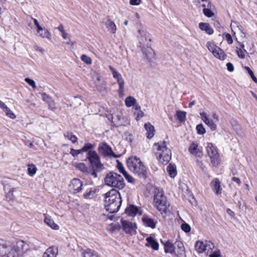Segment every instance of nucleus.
Here are the masks:
<instances>
[{
	"label": "nucleus",
	"mask_w": 257,
	"mask_h": 257,
	"mask_svg": "<svg viewBox=\"0 0 257 257\" xmlns=\"http://www.w3.org/2000/svg\"><path fill=\"white\" fill-rule=\"evenodd\" d=\"M28 247V245L23 240L18 241L15 244L11 245L0 239V256L22 257Z\"/></svg>",
	"instance_id": "1"
},
{
	"label": "nucleus",
	"mask_w": 257,
	"mask_h": 257,
	"mask_svg": "<svg viewBox=\"0 0 257 257\" xmlns=\"http://www.w3.org/2000/svg\"><path fill=\"white\" fill-rule=\"evenodd\" d=\"M104 207L110 213L117 212L120 207L121 199L118 191L112 189L105 194Z\"/></svg>",
	"instance_id": "2"
},
{
	"label": "nucleus",
	"mask_w": 257,
	"mask_h": 257,
	"mask_svg": "<svg viewBox=\"0 0 257 257\" xmlns=\"http://www.w3.org/2000/svg\"><path fill=\"white\" fill-rule=\"evenodd\" d=\"M153 150L157 158L163 164H167L171 158V151L165 141L155 143Z\"/></svg>",
	"instance_id": "3"
},
{
	"label": "nucleus",
	"mask_w": 257,
	"mask_h": 257,
	"mask_svg": "<svg viewBox=\"0 0 257 257\" xmlns=\"http://www.w3.org/2000/svg\"><path fill=\"white\" fill-rule=\"evenodd\" d=\"M128 168L134 174L140 177H145L147 175L146 167L140 158L136 156L129 157L126 160Z\"/></svg>",
	"instance_id": "4"
},
{
	"label": "nucleus",
	"mask_w": 257,
	"mask_h": 257,
	"mask_svg": "<svg viewBox=\"0 0 257 257\" xmlns=\"http://www.w3.org/2000/svg\"><path fill=\"white\" fill-rule=\"evenodd\" d=\"M104 182L106 185L118 189H122L125 186L123 177L120 175L112 172H109L106 175Z\"/></svg>",
	"instance_id": "5"
},
{
	"label": "nucleus",
	"mask_w": 257,
	"mask_h": 257,
	"mask_svg": "<svg viewBox=\"0 0 257 257\" xmlns=\"http://www.w3.org/2000/svg\"><path fill=\"white\" fill-rule=\"evenodd\" d=\"M154 203L155 206L161 213L167 212L169 207V204L162 190H157L155 191Z\"/></svg>",
	"instance_id": "6"
},
{
	"label": "nucleus",
	"mask_w": 257,
	"mask_h": 257,
	"mask_svg": "<svg viewBox=\"0 0 257 257\" xmlns=\"http://www.w3.org/2000/svg\"><path fill=\"white\" fill-rule=\"evenodd\" d=\"M86 159L89 161L91 168H95V170L103 169V165L101 163L100 157L95 151L92 149L87 151Z\"/></svg>",
	"instance_id": "7"
},
{
	"label": "nucleus",
	"mask_w": 257,
	"mask_h": 257,
	"mask_svg": "<svg viewBox=\"0 0 257 257\" xmlns=\"http://www.w3.org/2000/svg\"><path fill=\"white\" fill-rule=\"evenodd\" d=\"M206 151L213 166L214 167L218 166L220 162V158L216 147L212 143H208Z\"/></svg>",
	"instance_id": "8"
},
{
	"label": "nucleus",
	"mask_w": 257,
	"mask_h": 257,
	"mask_svg": "<svg viewBox=\"0 0 257 257\" xmlns=\"http://www.w3.org/2000/svg\"><path fill=\"white\" fill-rule=\"evenodd\" d=\"M98 151L100 154L104 157L117 158L119 156V155H115L111 147L105 142L99 144Z\"/></svg>",
	"instance_id": "9"
},
{
	"label": "nucleus",
	"mask_w": 257,
	"mask_h": 257,
	"mask_svg": "<svg viewBox=\"0 0 257 257\" xmlns=\"http://www.w3.org/2000/svg\"><path fill=\"white\" fill-rule=\"evenodd\" d=\"M197 7L199 9L202 8L203 13L208 18H211L214 15L212 11L214 9V6L212 4L210 0L204 1L203 3H201Z\"/></svg>",
	"instance_id": "10"
},
{
	"label": "nucleus",
	"mask_w": 257,
	"mask_h": 257,
	"mask_svg": "<svg viewBox=\"0 0 257 257\" xmlns=\"http://www.w3.org/2000/svg\"><path fill=\"white\" fill-rule=\"evenodd\" d=\"M121 222L123 230L125 232V233L130 234L136 233V229L137 227L135 223L123 220H121Z\"/></svg>",
	"instance_id": "11"
},
{
	"label": "nucleus",
	"mask_w": 257,
	"mask_h": 257,
	"mask_svg": "<svg viewBox=\"0 0 257 257\" xmlns=\"http://www.w3.org/2000/svg\"><path fill=\"white\" fill-rule=\"evenodd\" d=\"M94 148V146L90 143H87L79 150H75L73 148L70 149V154L73 157H76L78 155L80 154L82 152H87L90 149H92Z\"/></svg>",
	"instance_id": "12"
},
{
	"label": "nucleus",
	"mask_w": 257,
	"mask_h": 257,
	"mask_svg": "<svg viewBox=\"0 0 257 257\" xmlns=\"http://www.w3.org/2000/svg\"><path fill=\"white\" fill-rule=\"evenodd\" d=\"M200 115L201 116V118H202V120L206 124L212 131H214L216 129L217 126L216 124L214 123V122L209 119L207 116V114L204 112H202L200 113Z\"/></svg>",
	"instance_id": "13"
},
{
	"label": "nucleus",
	"mask_w": 257,
	"mask_h": 257,
	"mask_svg": "<svg viewBox=\"0 0 257 257\" xmlns=\"http://www.w3.org/2000/svg\"><path fill=\"white\" fill-rule=\"evenodd\" d=\"M125 212L128 215L133 217L136 216L138 214H141L138 207L134 205H130L128 206L126 208Z\"/></svg>",
	"instance_id": "14"
},
{
	"label": "nucleus",
	"mask_w": 257,
	"mask_h": 257,
	"mask_svg": "<svg viewBox=\"0 0 257 257\" xmlns=\"http://www.w3.org/2000/svg\"><path fill=\"white\" fill-rule=\"evenodd\" d=\"M189 151L193 155L201 157L203 155L202 152L198 148V144L192 143L189 147Z\"/></svg>",
	"instance_id": "15"
},
{
	"label": "nucleus",
	"mask_w": 257,
	"mask_h": 257,
	"mask_svg": "<svg viewBox=\"0 0 257 257\" xmlns=\"http://www.w3.org/2000/svg\"><path fill=\"white\" fill-rule=\"evenodd\" d=\"M82 186V183L79 179L74 178L71 181L70 187L77 192L81 191Z\"/></svg>",
	"instance_id": "16"
},
{
	"label": "nucleus",
	"mask_w": 257,
	"mask_h": 257,
	"mask_svg": "<svg viewBox=\"0 0 257 257\" xmlns=\"http://www.w3.org/2000/svg\"><path fill=\"white\" fill-rule=\"evenodd\" d=\"M57 254V247L54 246H52L46 249L43 254V257H56Z\"/></svg>",
	"instance_id": "17"
},
{
	"label": "nucleus",
	"mask_w": 257,
	"mask_h": 257,
	"mask_svg": "<svg viewBox=\"0 0 257 257\" xmlns=\"http://www.w3.org/2000/svg\"><path fill=\"white\" fill-rule=\"evenodd\" d=\"M138 33L140 35V42L144 43L145 41H151V35L145 30H139Z\"/></svg>",
	"instance_id": "18"
},
{
	"label": "nucleus",
	"mask_w": 257,
	"mask_h": 257,
	"mask_svg": "<svg viewBox=\"0 0 257 257\" xmlns=\"http://www.w3.org/2000/svg\"><path fill=\"white\" fill-rule=\"evenodd\" d=\"M41 96L43 100L45 101L48 104L49 107L52 110L55 109V102L49 95L45 93H42Z\"/></svg>",
	"instance_id": "19"
},
{
	"label": "nucleus",
	"mask_w": 257,
	"mask_h": 257,
	"mask_svg": "<svg viewBox=\"0 0 257 257\" xmlns=\"http://www.w3.org/2000/svg\"><path fill=\"white\" fill-rule=\"evenodd\" d=\"M199 27L202 31H205L209 35H211L213 33V30L208 23H200L199 24Z\"/></svg>",
	"instance_id": "20"
},
{
	"label": "nucleus",
	"mask_w": 257,
	"mask_h": 257,
	"mask_svg": "<svg viewBox=\"0 0 257 257\" xmlns=\"http://www.w3.org/2000/svg\"><path fill=\"white\" fill-rule=\"evenodd\" d=\"M211 186L216 194L218 195L221 193L220 181L218 179L215 178L212 180L211 183Z\"/></svg>",
	"instance_id": "21"
},
{
	"label": "nucleus",
	"mask_w": 257,
	"mask_h": 257,
	"mask_svg": "<svg viewBox=\"0 0 257 257\" xmlns=\"http://www.w3.org/2000/svg\"><path fill=\"white\" fill-rule=\"evenodd\" d=\"M83 257H100V255L94 250L87 249L82 252Z\"/></svg>",
	"instance_id": "22"
},
{
	"label": "nucleus",
	"mask_w": 257,
	"mask_h": 257,
	"mask_svg": "<svg viewBox=\"0 0 257 257\" xmlns=\"http://www.w3.org/2000/svg\"><path fill=\"white\" fill-rule=\"evenodd\" d=\"M164 250L166 253L173 254L175 252V247L172 242L168 240L164 243Z\"/></svg>",
	"instance_id": "23"
},
{
	"label": "nucleus",
	"mask_w": 257,
	"mask_h": 257,
	"mask_svg": "<svg viewBox=\"0 0 257 257\" xmlns=\"http://www.w3.org/2000/svg\"><path fill=\"white\" fill-rule=\"evenodd\" d=\"M145 128L147 131V137L149 139L152 138L154 136V127L149 122L145 124Z\"/></svg>",
	"instance_id": "24"
},
{
	"label": "nucleus",
	"mask_w": 257,
	"mask_h": 257,
	"mask_svg": "<svg viewBox=\"0 0 257 257\" xmlns=\"http://www.w3.org/2000/svg\"><path fill=\"white\" fill-rule=\"evenodd\" d=\"M212 54L215 57L221 60H224L226 57L224 52L219 47L215 49V51H214Z\"/></svg>",
	"instance_id": "25"
},
{
	"label": "nucleus",
	"mask_w": 257,
	"mask_h": 257,
	"mask_svg": "<svg viewBox=\"0 0 257 257\" xmlns=\"http://www.w3.org/2000/svg\"><path fill=\"white\" fill-rule=\"evenodd\" d=\"M142 220L146 226L150 227L152 228H155L157 222L154 221V219L146 216L144 217Z\"/></svg>",
	"instance_id": "26"
},
{
	"label": "nucleus",
	"mask_w": 257,
	"mask_h": 257,
	"mask_svg": "<svg viewBox=\"0 0 257 257\" xmlns=\"http://www.w3.org/2000/svg\"><path fill=\"white\" fill-rule=\"evenodd\" d=\"M75 168L86 175H88L90 172V169L83 163L77 164Z\"/></svg>",
	"instance_id": "27"
},
{
	"label": "nucleus",
	"mask_w": 257,
	"mask_h": 257,
	"mask_svg": "<svg viewBox=\"0 0 257 257\" xmlns=\"http://www.w3.org/2000/svg\"><path fill=\"white\" fill-rule=\"evenodd\" d=\"M44 222L53 229L58 230L59 229V226L50 217H45Z\"/></svg>",
	"instance_id": "28"
},
{
	"label": "nucleus",
	"mask_w": 257,
	"mask_h": 257,
	"mask_svg": "<svg viewBox=\"0 0 257 257\" xmlns=\"http://www.w3.org/2000/svg\"><path fill=\"white\" fill-rule=\"evenodd\" d=\"M105 26L110 33L114 34L116 30V27L114 23L110 20H107L105 23Z\"/></svg>",
	"instance_id": "29"
},
{
	"label": "nucleus",
	"mask_w": 257,
	"mask_h": 257,
	"mask_svg": "<svg viewBox=\"0 0 257 257\" xmlns=\"http://www.w3.org/2000/svg\"><path fill=\"white\" fill-rule=\"evenodd\" d=\"M195 249L199 253H202L206 250L205 242L197 241L195 243Z\"/></svg>",
	"instance_id": "30"
},
{
	"label": "nucleus",
	"mask_w": 257,
	"mask_h": 257,
	"mask_svg": "<svg viewBox=\"0 0 257 257\" xmlns=\"http://www.w3.org/2000/svg\"><path fill=\"white\" fill-rule=\"evenodd\" d=\"M167 171L171 177L174 178L177 175L176 166L172 164H169L167 166Z\"/></svg>",
	"instance_id": "31"
},
{
	"label": "nucleus",
	"mask_w": 257,
	"mask_h": 257,
	"mask_svg": "<svg viewBox=\"0 0 257 257\" xmlns=\"http://www.w3.org/2000/svg\"><path fill=\"white\" fill-rule=\"evenodd\" d=\"M108 68L111 71L113 77L117 80V83L123 80L121 75L117 72L114 68L111 66H109Z\"/></svg>",
	"instance_id": "32"
},
{
	"label": "nucleus",
	"mask_w": 257,
	"mask_h": 257,
	"mask_svg": "<svg viewBox=\"0 0 257 257\" xmlns=\"http://www.w3.org/2000/svg\"><path fill=\"white\" fill-rule=\"evenodd\" d=\"M136 101L137 100L134 97L130 96L125 98V104L127 107H130L133 105H135L136 104Z\"/></svg>",
	"instance_id": "33"
},
{
	"label": "nucleus",
	"mask_w": 257,
	"mask_h": 257,
	"mask_svg": "<svg viewBox=\"0 0 257 257\" xmlns=\"http://www.w3.org/2000/svg\"><path fill=\"white\" fill-rule=\"evenodd\" d=\"M146 240L148 243L151 244V247L156 250H157L159 249V244L158 243L154 240L153 237H149L146 238Z\"/></svg>",
	"instance_id": "34"
},
{
	"label": "nucleus",
	"mask_w": 257,
	"mask_h": 257,
	"mask_svg": "<svg viewBox=\"0 0 257 257\" xmlns=\"http://www.w3.org/2000/svg\"><path fill=\"white\" fill-rule=\"evenodd\" d=\"M65 138L70 140L72 143H75L77 141V138L72 133L66 132L64 134Z\"/></svg>",
	"instance_id": "35"
},
{
	"label": "nucleus",
	"mask_w": 257,
	"mask_h": 257,
	"mask_svg": "<svg viewBox=\"0 0 257 257\" xmlns=\"http://www.w3.org/2000/svg\"><path fill=\"white\" fill-rule=\"evenodd\" d=\"M179 250L177 251V256H181L185 253V248L183 243L181 241L176 242Z\"/></svg>",
	"instance_id": "36"
},
{
	"label": "nucleus",
	"mask_w": 257,
	"mask_h": 257,
	"mask_svg": "<svg viewBox=\"0 0 257 257\" xmlns=\"http://www.w3.org/2000/svg\"><path fill=\"white\" fill-rule=\"evenodd\" d=\"M186 113L185 111L178 110L176 112V116L177 119L180 122H183L185 120Z\"/></svg>",
	"instance_id": "37"
},
{
	"label": "nucleus",
	"mask_w": 257,
	"mask_h": 257,
	"mask_svg": "<svg viewBox=\"0 0 257 257\" xmlns=\"http://www.w3.org/2000/svg\"><path fill=\"white\" fill-rule=\"evenodd\" d=\"M40 36L43 38H47L49 40L51 39V35L49 31L47 29H44L43 32L40 31L39 33Z\"/></svg>",
	"instance_id": "38"
},
{
	"label": "nucleus",
	"mask_w": 257,
	"mask_h": 257,
	"mask_svg": "<svg viewBox=\"0 0 257 257\" xmlns=\"http://www.w3.org/2000/svg\"><path fill=\"white\" fill-rule=\"evenodd\" d=\"M3 110L6 112V115L11 118H15L16 117V115L13 112V111L7 107V106H5V107L3 109Z\"/></svg>",
	"instance_id": "39"
},
{
	"label": "nucleus",
	"mask_w": 257,
	"mask_h": 257,
	"mask_svg": "<svg viewBox=\"0 0 257 257\" xmlns=\"http://www.w3.org/2000/svg\"><path fill=\"white\" fill-rule=\"evenodd\" d=\"M37 168L34 165H29L28 166V171L29 174L33 176L36 172Z\"/></svg>",
	"instance_id": "40"
},
{
	"label": "nucleus",
	"mask_w": 257,
	"mask_h": 257,
	"mask_svg": "<svg viewBox=\"0 0 257 257\" xmlns=\"http://www.w3.org/2000/svg\"><path fill=\"white\" fill-rule=\"evenodd\" d=\"M206 47H207L209 51L211 52L212 53H213L214 51H215V49H216V48H218V47L216 46L214 44L210 42L207 43Z\"/></svg>",
	"instance_id": "41"
},
{
	"label": "nucleus",
	"mask_w": 257,
	"mask_h": 257,
	"mask_svg": "<svg viewBox=\"0 0 257 257\" xmlns=\"http://www.w3.org/2000/svg\"><path fill=\"white\" fill-rule=\"evenodd\" d=\"M81 59L82 61L87 64H91L92 63L91 59L85 54H83L81 56Z\"/></svg>",
	"instance_id": "42"
},
{
	"label": "nucleus",
	"mask_w": 257,
	"mask_h": 257,
	"mask_svg": "<svg viewBox=\"0 0 257 257\" xmlns=\"http://www.w3.org/2000/svg\"><path fill=\"white\" fill-rule=\"evenodd\" d=\"M197 132L199 135H203L205 133V130L203 124H199L196 126Z\"/></svg>",
	"instance_id": "43"
},
{
	"label": "nucleus",
	"mask_w": 257,
	"mask_h": 257,
	"mask_svg": "<svg viewBox=\"0 0 257 257\" xmlns=\"http://www.w3.org/2000/svg\"><path fill=\"white\" fill-rule=\"evenodd\" d=\"M245 69L247 71L252 80L255 83H257V78L254 76L252 70L248 67L247 66L245 67Z\"/></svg>",
	"instance_id": "44"
},
{
	"label": "nucleus",
	"mask_w": 257,
	"mask_h": 257,
	"mask_svg": "<svg viewBox=\"0 0 257 257\" xmlns=\"http://www.w3.org/2000/svg\"><path fill=\"white\" fill-rule=\"evenodd\" d=\"M236 53L237 56L240 58H244L245 57V55L244 52L246 53V51L245 50H242L241 49H239L237 47H236Z\"/></svg>",
	"instance_id": "45"
},
{
	"label": "nucleus",
	"mask_w": 257,
	"mask_h": 257,
	"mask_svg": "<svg viewBox=\"0 0 257 257\" xmlns=\"http://www.w3.org/2000/svg\"><path fill=\"white\" fill-rule=\"evenodd\" d=\"M102 169H98V170H95V168H91V169H90V172L89 173V174H90L94 178H96L97 177V173L100 172Z\"/></svg>",
	"instance_id": "46"
},
{
	"label": "nucleus",
	"mask_w": 257,
	"mask_h": 257,
	"mask_svg": "<svg viewBox=\"0 0 257 257\" xmlns=\"http://www.w3.org/2000/svg\"><path fill=\"white\" fill-rule=\"evenodd\" d=\"M117 168L120 173H122L123 175H126L127 172L125 171L122 164L117 161Z\"/></svg>",
	"instance_id": "47"
},
{
	"label": "nucleus",
	"mask_w": 257,
	"mask_h": 257,
	"mask_svg": "<svg viewBox=\"0 0 257 257\" xmlns=\"http://www.w3.org/2000/svg\"><path fill=\"white\" fill-rule=\"evenodd\" d=\"M181 229L185 232H189L191 230V227L190 225L186 223H184L181 225Z\"/></svg>",
	"instance_id": "48"
},
{
	"label": "nucleus",
	"mask_w": 257,
	"mask_h": 257,
	"mask_svg": "<svg viewBox=\"0 0 257 257\" xmlns=\"http://www.w3.org/2000/svg\"><path fill=\"white\" fill-rule=\"evenodd\" d=\"M205 248H206V250H211L214 247L213 243L210 241L206 240L205 241Z\"/></svg>",
	"instance_id": "49"
},
{
	"label": "nucleus",
	"mask_w": 257,
	"mask_h": 257,
	"mask_svg": "<svg viewBox=\"0 0 257 257\" xmlns=\"http://www.w3.org/2000/svg\"><path fill=\"white\" fill-rule=\"evenodd\" d=\"M25 81L27 83H28L30 85H31L33 88H36L35 82L33 80L29 78H26L25 79Z\"/></svg>",
	"instance_id": "50"
},
{
	"label": "nucleus",
	"mask_w": 257,
	"mask_h": 257,
	"mask_svg": "<svg viewBox=\"0 0 257 257\" xmlns=\"http://www.w3.org/2000/svg\"><path fill=\"white\" fill-rule=\"evenodd\" d=\"M95 192L91 190L86 192L83 196L85 198H90L94 194Z\"/></svg>",
	"instance_id": "51"
},
{
	"label": "nucleus",
	"mask_w": 257,
	"mask_h": 257,
	"mask_svg": "<svg viewBox=\"0 0 257 257\" xmlns=\"http://www.w3.org/2000/svg\"><path fill=\"white\" fill-rule=\"evenodd\" d=\"M118 85H119V95H121V93H123V90H124V80L123 81H121L119 82L118 83Z\"/></svg>",
	"instance_id": "52"
},
{
	"label": "nucleus",
	"mask_w": 257,
	"mask_h": 257,
	"mask_svg": "<svg viewBox=\"0 0 257 257\" xmlns=\"http://www.w3.org/2000/svg\"><path fill=\"white\" fill-rule=\"evenodd\" d=\"M225 39L229 44H231L233 42L232 37L229 34H225Z\"/></svg>",
	"instance_id": "53"
},
{
	"label": "nucleus",
	"mask_w": 257,
	"mask_h": 257,
	"mask_svg": "<svg viewBox=\"0 0 257 257\" xmlns=\"http://www.w3.org/2000/svg\"><path fill=\"white\" fill-rule=\"evenodd\" d=\"M141 0H130V3L131 5L138 6L141 3Z\"/></svg>",
	"instance_id": "54"
},
{
	"label": "nucleus",
	"mask_w": 257,
	"mask_h": 257,
	"mask_svg": "<svg viewBox=\"0 0 257 257\" xmlns=\"http://www.w3.org/2000/svg\"><path fill=\"white\" fill-rule=\"evenodd\" d=\"M227 69L229 72H232L234 70V67L232 63L228 62L226 64Z\"/></svg>",
	"instance_id": "55"
},
{
	"label": "nucleus",
	"mask_w": 257,
	"mask_h": 257,
	"mask_svg": "<svg viewBox=\"0 0 257 257\" xmlns=\"http://www.w3.org/2000/svg\"><path fill=\"white\" fill-rule=\"evenodd\" d=\"M220 256L219 251H215L209 255V257H219Z\"/></svg>",
	"instance_id": "56"
},
{
	"label": "nucleus",
	"mask_w": 257,
	"mask_h": 257,
	"mask_svg": "<svg viewBox=\"0 0 257 257\" xmlns=\"http://www.w3.org/2000/svg\"><path fill=\"white\" fill-rule=\"evenodd\" d=\"M123 176L128 182H133L134 181V178L127 173H126V175L125 174Z\"/></svg>",
	"instance_id": "57"
},
{
	"label": "nucleus",
	"mask_w": 257,
	"mask_h": 257,
	"mask_svg": "<svg viewBox=\"0 0 257 257\" xmlns=\"http://www.w3.org/2000/svg\"><path fill=\"white\" fill-rule=\"evenodd\" d=\"M136 114H137V119L142 118L144 115V113L142 110L138 111L136 113Z\"/></svg>",
	"instance_id": "58"
},
{
	"label": "nucleus",
	"mask_w": 257,
	"mask_h": 257,
	"mask_svg": "<svg viewBox=\"0 0 257 257\" xmlns=\"http://www.w3.org/2000/svg\"><path fill=\"white\" fill-rule=\"evenodd\" d=\"M232 180L234 182H236V183H237L238 185H240V183H241L240 180V179H239L238 178H237V177H233V178H232Z\"/></svg>",
	"instance_id": "59"
},
{
	"label": "nucleus",
	"mask_w": 257,
	"mask_h": 257,
	"mask_svg": "<svg viewBox=\"0 0 257 257\" xmlns=\"http://www.w3.org/2000/svg\"><path fill=\"white\" fill-rule=\"evenodd\" d=\"M37 28V32L38 33H40V31L43 32V30L45 29L42 28L39 24L36 26Z\"/></svg>",
	"instance_id": "60"
},
{
	"label": "nucleus",
	"mask_w": 257,
	"mask_h": 257,
	"mask_svg": "<svg viewBox=\"0 0 257 257\" xmlns=\"http://www.w3.org/2000/svg\"><path fill=\"white\" fill-rule=\"evenodd\" d=\"M37 28V32L38 33H40V31L43 32V30L45 29L42 28L39 24L36 26Z\"/></svg>",
	"instance_id": "61"
},
{
	"label": "nucleus",
	"mask_w": 257,
	"mask_h": 257,
	"mask_svg": "<svg viewBox=\"0 0 257 257\" xmlns=\"http://www.w3.org/2000/svg\"><path fill=\"white\" fill-rule=\"evenodd\" d=\"M62 36L64 39H69V34L65 32L62 33Z\"/></svg>",
	"instance_id": "62"
},
{
	"label": "nucleus",
	"mask_w": 257,
	"mask_h": 257,
	"mask_svg": "<svg viewBox=\"0 0 257 257\" xmlns=\"http://www.w3.org/2000/svg\"><path fill=\"white\" fill-rule=\"evenodd\" d=\"M60 32H61L62 33L65 32V31L64 30V27L61 24L59 25V26L57 28Z\"/></svg>",
	"instance_id": "63"
},
{
	"label": "nucleus",
	"mask_w": 257,
	"mask_h": 257,
	"mask_svg": "<svg viewBox=\"0 0 257 257\" xmlns=\"http://www.w3.org/2000/svg\"><path fill=\"white\" fill-rule=\"evenodd\" d=\"M212 117L216 121H218V116L217 115L216 113H214L212 114Z\"/></svg>",
	"instance_id": "64"
}]
</instances>
